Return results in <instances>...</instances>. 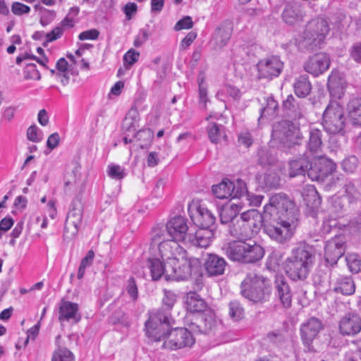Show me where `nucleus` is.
<instances>
[{
    "mask_svg": "<svg viewBox=\"0 0 361 361\" xmlns=\"http://www.w3.org/2000/svg\"><path fill=\"white\" fill-rule=\"evenodd\" d=\"M299 216L300 211L294 201L286 194L280 192L270 197L262 215L256 209H250L243 212L238 219L252 229L263 221L267 235L277 243L284 245L293 236L299 224Z\"/></svg>",
    "mask_w": 361,
    "mask_h": 361,
    "instance_id": "1",
    "label": "nucleus"
},
{
    "mask_svg": "<svg viewBox=\"0 0 361 361\" xmlns=\"http://www.w3.org/2000/svg\"><path fill=\"white\" fill-rule=\"evenodd\" d=\"M188 213L191 221L197 228L195 233H187V219L181 216L171 218L166 224V228L169 236L179 242L196 247H202L203 243V207L200 198H194L188 205Z\"/></svg>",
    "mask_w": 361,
    "mask_h": 361,
    "instance_id": "2",
    "label": "nucleus"
},
{
    "mask_svg": "<svg viewBox=\"0 0 361 361\" xmlns=\"http://www.w3.org/2000/svg\"><path fill=\"white\" fill-rule=\"evenodd\" d=\"M176 301L177 295L174 292L164 290L161 307L149 312V318L145 322V334L152 341H159L164 335L163 324L169 327L174 324L171 312Z\"/></svg>",
    "mask_w": 361,
    "mask_h": 361,
    "instance_id": "3",
    "label": "nucleus"
},
{
    "mask_svg": "<svg viewBox=\"0 0 361 361\" xmlns=\"http://www.w3.org/2000/svg\"><path fill=\"white\" fill-rule=\"evenodd\" d=\"M169 269L166 270V281H185L193 279L192 288L202 290L203 288V269L200 259L191 257L187 259L185 254L180 258L169 261Z\"/></svg>",
    "mask_w": 361,
    "mask_h": 361,
    "instance_id": "4",
    "label": "nucleus"
},
{
    "mask_svg": "<svg viewBox=\"0 0 361 361\" xmlns=\"http://www.w3.org/2000/svg\"><path fill=\"white\" fill-rule=\"evenodd\" d=\"M315 255L312 248L307 244H299L291 250V255L284 262V269L293 281L306 279L314 264Z\"/></svg>",
    "mask_w": 361,
    "mask_h": 361,
    "instance_id": "5",
    "label": "nucleus"
},
{
    "mask_svg": "<svg viewBox=\"0 0 361 361\" xmlns=\"http://www.w3.org/2000/svg\"><path fill=\"white\" fill-rule=\"evenodd\" d=\"M226 253L233 261L255 263L263 258L265 250L255 241H233L228 243Z\"/></svg>",
    "mask_w": 361,
    "mask_h": 361,
    "instance_id": "6",
    "label": "nucleus"
},
{
    "mask_svg": "<svg viewBox=\"0 0 361 361\" xmlns=\"http://www.w3.org/2000/svg\"><path fill=\"white\" fill-rule=\"evenodd\" d=\"M240 288L242 295L254 302L265 300L269 294V281L255 272L247 274L241 283Z\"/></svg>",
    "mask_w": 361,
    "mask_h": 361,
    "instance_id": "7",
    "label": "nucleus"
},
{
    "mask_svg": "<svg viewBox=\"0 0 361 361\" xmlns=\"http://www.w3.org/2000/svg\"><path fill=\"white\" fill-rule=\"evenodd\" d=\"M329 32L328 22L323 18L310 20L302 34V42L307 49L312 51L320 46Z\"/></svg>",
    "mask_w": 361,
    "mask_h": 361,
    "instance_id": "8",
    "label": "nucleus"
},
{
    "mask_svg": "<svg viewBox=\"0 0 361 361\" xmlns=\"http://www.w3.org/2000/svg\"><path fill=\"white\" fill-rule=\"evenodd\" d=\"M272 137L288 147L298 144L302 137L299 124L289 120L276 123L273 126Z\"/></svg>",
    "mask_w": 361,
    "mask_h": 361,
    "instance_id": "9",
    "label": "nucleus"
},
{
    "mask_svg": "<svg viewBox=\"0 0 361 361\" xmlns=\"http://www.w3.org/2000/svg\"><path fill=\"white\" fill-rule=\"evenodd\" d=\"M166 324H163L164 335L160 341L164 340L163 347L170 350H178L191 347L195 343V338L192 333L185 328H174L171 330L165 329Z\"/></svg>",
    "mask_w": 361,
    "mask_h": 361,
    "instance_id": "10",
    "label": "nucleus"
},
{
    "mask_svg": "<svg viewBox=\"0 0 361 361\" xmlns=\"http://www.w3.org/2000/svg\"><path fill=\"white\" fill-rule=\"evenodd\" d=\"M345 120L342 106L338 102H332L323 114L322 125L328 133L336 134L343 131Z\"/></svg>",
    "mask_w": 361,
    "mask_h": 361,
    "instance_id": "11",
    "label": "nucleus"
},
{
    "mask_svg": "<svg viewBox=\"0 0 361 361\" xmlns=\"http://www.w3.org/2000/svg\"><path fill=\"white\" fill-rule=\"evenodd\" d=\"M212 192L217 198L221 200L241 199L242 195L246 192V183L241 179H237L234 182L224 179L218 185L212 186Z\"/></svg>",
    "mask_w": 361,
    "mask_h": 361,
    "instance_id": "12",
    "label": "nucleus"
},
{
    "mask_svg": "<svg viewBox=\"0 0 361 361\" xmlns=\"http://www.w3.org/2000/svg\"><path fill=\"white\" fill-rule=\"evenodd\" d=\"M336 169L335 163L328 159L322 158L314 164L310 163L307 176L312 180L323 182Z\"/></svg>",
    "mask_w": 361,
    "mask_h": 361,
    "instance_id": "13",
    "label": "nucleus"
},
{
    "mask_svg": "<svg viewBox=\"0 0 361 361\" xmlns=\"http://www.w3.org/2000/svg\"><path fill=\"white\" fill-rule=\"evenodd\" d=\"M329 56L324 52H319L310 56L304 63V69L308 73L318 76L327 71L330 66Z\"/></svg>",
    "mask_w": 361,
    "mask_h": 361,
    "instance_id": "14",
    "label": "nucleus"
},
{
    "mask_svg": "<svg viewBox=\"0 0 361 361\" xmlns=\"http://www.w3.org/2000/svg\"><path fill=\"white\" fill-rule=\"evenodd\" d=\"M233 29V25L231 21L222 22L216 27L209 44L216 50L222 49L230 40Z\"/></svg>",
    "mask_w": 361,
    "mask_h": 361,
    "instance_id": "15",
    "label": "nucleus"
},
{
    "mask_svg": "<svg viewBox=\"0 0 361 361\" xmlns=\"http://www.w3.org/2000/svg\"><path fill=\"white\" fill-rule=\"evenodd\" d=\"M283 62L276 56L264 59L257 63L259 77L271 79L277 77L283 68Z\"/></svg>",
    "mask_w": 361,
    "mask_h": 361,
    "instance_id": "16",
    "label": "nucleus"
},
{
    "mask_svg": "<svg viewBox=\"0 0 361 361\" xmlns=\"http://www.w3.org/2000/svg\"><path fill=\"white\" fill-rule=\"evenodd\" d=\"M345 244L343 237L336 236L328 240L325 246L324 257L330 265L337 263L339 258L345 253Z\"/></svg>",
    "mask_w": 361,
    "mask_h": 361,
    "instance_id": "17",
    "label": "nucleus"
},
{
    "mask_svg": "<svg viewBox=\"0 0 361 361\" xmlns=\"http://www.w3.org/2000/svg\"><path fill=\"white\" fill-rule=\"evenodd\" d=\"M322 328L323 324L322 322L316 317L310 318L301 325V338L303 343L309 350H311V344L313 340L317 336Z\"/></svg>",
    "mask_w": 361,
    "mask_h": 361,
    "instance_id": "18",
    "label": "nucleus"
},
{
    "mask_svg": "<svg viewBox=\"0 0 361 361\" xmlns=\"http://www.w3.org/2000/svg\"><path fill=\"white\" fill-rule=\"evenodd\" d=\"M58 319L60 322L73 320L77 323L81 319L78 304L64 299H62L58 305Z\"/></svg>",
    "mask_w": 361,
    "mask_h": 361,
    "instance_id": "19",
    "label": "nucleus"
},
{
    "mask_svg": "<svg viewBox=\"0 0 361 361\" xmlns=\"http://www.w3.org/2000/svg\"><path fill=\"white\" fill-rule=\"evenodd\" d=\"M178 240H172L162 241L159 243V251L161 259L169 263L172 259H178V256L185 254V250L178 244Z\"/></svg>",
    "mask_w": 361,
    "mask_h": 361,
    "instance_id": "20",
    "label": "nucleus"
},
{
    "mask_svg": "<svg viewBox=\"0 0 361 361\" xmlns=\"http://www.w3.org/2000/svg\"><path fill=\"white\" fill-rule=\"evenodd\" d=\"M339 330L343 335H355L361 330V317L356 313L345 314L339 322Z\"/></svg>",
    "mask_w": 361,
    "mask_h": 361,
    "instance_id": "21",
    "label": "nucleus"
},
{
    "mask_svg": "<svg viewBox=\"0 0 361 361\" xmlns=\"http://www.w3.org/2000/svg\"><path fill=\"white\" fill-rule=\"evenodd\" d=\"M83 213V204L81 200L74 199L70 206L69 212L66 220V227L71 225L74 227L73 234H76L81 226Z\"/></svg>",
    "mask_w": 361,
    "mask_h": 361,
    "instance_id": "22",
    "label": "nucleus"
},
{
    "mask_svg": "<svg viewBox=\"0 0 361 361\" xmlns=\"http://www.w3.org/2000/svg\"><path fill=\"white\" fill-rule=\"evenodd\" d=\"M275 295L284 308H289L292 304V293L290 286L283 276L275 281Z\"/></svg>",
    "mask_w": 361,
    "mask_h": 361,
    "instance_id": "23",
    "label": "nucleus"
},
{
    "mask_svg": "<svg viewBox=\"0 0 361 361\" xmlns=\"http://www.w3.org/2000/svg\"><path fill=\"white\" fill-rule=\"evenodd\" d=\"M283 110L286 116L292 120L296 121L303 117V105L300 100L296 99L291 94L283 102Z\"/></svg>",
    "mask_w": 361,
    "mask_h": 361,
    "instance_id": "24",
    "label": "nucleus"
},
{
    "mask_svg": "<svg viewBox=\"0 0 361 361\" xmlns=\"http://www.w3.org/2000/svg\"><path fill=\"white\" fill-rule=\"evenodd\" d=\"M304 16V12L302 11L300 4L295 2L287 4L282 13L283 21L288 25H295L302 22Z\"/></svg>",
    "mask_w": 361,
    "mask_h": 361,
    "instance_id": "25",
    "label": "nucleus"
},
{
    "mask_svg": "<svg viewBox=\"0 0 361 361\" xmlns=\"http://www.w3.org/2000/svg\"><path fill=\"white\" fill-rule=\"evenodd\" d=\"M226 261L214 254H209L204 262V269L209 276L221 275L225 269Z\"/></svg>",
    "mask_w": 361,
    "mask_h": 361,
    "instance_id": "26",
    "label": "nucleus"
},
{
    "mask_svg": "<svg viewBox=\"0 0 361 361\" xmlns=\"http://www.w3.org/2000/svg\"><path fill=\"white\" fill-rule=\"evenodd\" d=\"M146 266L149 271L152 279L157 281L164 276L166 280V270L169 269L168 262L158 258H148Z\"/></svg>",
    "mask_w": 361,
    "mask_h": 361,
    "instance_id": "27",
    "label": "nucleus"
},
{
    "mask_svg": "<svg viewBox=\"0 0 361 361\" xmlns=\"http://www.w3.org/2000/svg\"><path fill=\"white\" fill-rule=\"evenodd\" d=\"M188 292L185 296V306L186 310L191 313H202L203 312V298L197 292L201 290H196Z\"/></svg>",
    "mask_w": 361,
    "mask_h": 361,
    "instance_id": "28",
    "label": "nucleus"
},
{
    "mask_svg": "<svg viewBox=\"0 0 361 361\" xmlns=\"http://www.w3.org/2000/svg\"><path fill=\"white\" fill-rule=\"evenodd\" d=\"M228 232L231 236L238 239V241H244L251 237L253 229L250 228V226L244 223L243 221L236 219L235 222L229 225Z\"/></svg>",
    "mask_w": 361,
    "mask_h": 361,
    "instance_id": "29",
    "label": "nucleus"
},
{
    "mask_svg": "<svg viewBox=\"0 0 361 361\" xmlns=\"http://www.w3.org/2000/svg\"><path fill=\"white\" fill-rule=\"evenodd\" d=\"M349 123L354 126H361V98L354 97L347 104Z\"/></svg>",
    "mask_w": 361,
    "mask_h": 361,
    "instance_id": "30",
    "label": "nucleus"
},
{
    "mask_svg": "<svg viewBox=\"0 0 361 361\" xmlns=\"http://www.w3.org/2000/svg\"><path fill=\"white\" fill-rule=\"evenodd\" d=\"M310 166V161L306 157H300L289 161V176H304Z\"/></svg>",
    "mask_w": 361,
    "mask_h": 361,
    "instance_id": "31",
    "label": "nucleus"
},
{
    "mask_svg": "<svg viewBox=\"0 0 361 361\" xmlns=\"http://www.w3.org/2000/svg\"><path fill=\"white\" fill-rule=\"evenodd\" d=\"M216 217L214 214L208 209H204V248L214 238V233L216 231Z\"/></svg>",
    "mask_w": 361,
    "mask_h": 361,
    "instance_id": "32",
    "label": "nucleus"
},
{
    "mask_svg": "<svg viewBox=\"0 0 361 361\" xmlns=\"http://www.w3.org/2000/svg\"><path fill=\"white\" fill-rule=\"evenodd\" d=\"M328 88L332 95L341 98L343 94L345 81L338 72H332L329 76Z\"/></svg>",
    "mask_w": 361,
    "mask_h": 361,
    "instance_id": "33",
    "label": "nucleus"
},
{
    "mask_svg": "<svg viewBox=\"0 0 361 361\" xmlns=\"http://www.w3.org/2000/svg\"><path fill=\"white\" fill-rule=\"evenodd\" d=\"M322 133L320 130L312 129L310 130L307 147L312 154L321 152L322 147Z\"/></svg>",
    "mask_w": 361,
    "mask_h": 361,
    "instance_id": "34",
    "label": "nucleus"
},
{
    "mask_svg": "<svg viewBox=\"0 0 361 361\" xmlns=\"http://www.w3.org/2000/svg\"><path fill=\"white\" fill-rule=\"evenodd\" d=\"M279 104L272 97H269L266 99V105L261 109V115L259 121L266 118L269 120L275 118L279 114Z\"/></svg>",
    "mask_w": 361,
    "mask_h": 361,
    "instance_id": "35",
    "label": "nucleus"
},
{
    "mask_svg": "<svg viewBox=\"0 0 361 361\" xmlns=\"http://www.w3.org/2000/svg\"><path fill=\"white\" fill-rule=\"evenodd\" d=\"M219 327L216 315L211 308L204 305V334H214Z\"/></svg>",
    "mask_w": 361,
    "mask_h": 361,
    "instance_id": "36",
    "label": "nucleus"
},
{
    "mask_svg": "<svg viewBox=\"0 0 361 361\" xmlns=\"http://www.w3.org/2000/svg\"><path fill=\"white\" fill-rule=\"evenodd\" d=\"M355 286L350 277L341 276L338 279L336 286L334 288L336 293H340L343 295H350L354 293Z\"/></svg>",
    "mask_w": 361,
    "mask_h": 361,
    "instance_id": "37",
    "label": "nucleus"
},
{
    "mask_svg": "<svg viewBox=\"0 0 361 361\" xmlns=\"http://www.w3.org/2000/svg\"><path fill=\"white\" fill-rule=\"evenodd\" d=\"M240 207L236 204H232L229 206L224 207L220 213V220L221 224H227L235 222L236 216L239 212Z\"/></svg>",
    "mask_w": 361,
    "mask_h": 361,
    "instance_id": "38",
    "label": "nucleus"
},
{
    "mask_svg": "<svg viewBox=\"0 0 361 361\" xmlns=\"http://www.w3.org/2000/svg\"><path fill=\"white\" fill-rule=\"evenodd\" d=\"M295 92L298 97H305L311 90V85L306 75L300 76L294 85Z\"/></svg>",
    "mask_w": 361,
    "mask_h": 361,
    "instance_id": "39",
    "label": "nucleus"
},
{
    "mask_svg": "<svg viewBox=\"0 0 361 361\" xmlns=\"http://www.w3.org/2000/svg\"><path fill=\"white\" fill-rule=\"evenodd\" d=\"M207 134L212 143H218L222 137H226L224 126L216 123L207 126Z\"/></svg>",
    "mask_w": 361,
    "mask_h": 361,
    "instance_id": "40",
    "label": "nucleus"
},
{
    "mask_svg": "<svg viewBox=\"0 0 361 361\" xmlns=\"http://www.w3.org/2000/svg\"><path fill=\"white\" fill-rule=\"evenodd\" d=\"M153 136V132L150 129H142L136 133L135 140L139 142L137 145L140 148L144 149L151 143Z\"/></svg>",
    "mask_w": 361,
    "mask_h": 361,
    "instance_id": "41",
    "label": "nucleus"
},
{
    "mask_svg": "<svg viewBox=\"0 0 361 361\" xmlns=\"http://www.w3.org/2000/svg\"><path fill=\"white\" fill-rule=\"evenodd\" d=\"M80 13V8L78 6L71 7L66 17L61 21V27L63 29H68L74 27L76 21L75 18L78 16Z\"/></svg>",
    "mask_w": 361,
    "mask_h": 361,
    "instance_id": "42",
    "label": "nucleus"
},
{
    "mask_svg": "<svg viewBox=\"0 0 361 361\" xmlns=\"http://www.w3.org/2000/svg\"><path fill=\"white\" fill-rule=\"evenodd\" d=\"M280 182V177L276 172H269L264 174L262 183L264 188L271 190L279 188Z\"/></svg>",
    "mask_w": 361,
    "mask_h": 361,
    "instance_id": "43",
    "label": "nucleus"
},
{
    "mask_svg": "<svg viewBox=\"0 0 361 361\" xmlns=\"http://www.w3.org/2000/svg\"><path fill=\"white\" fill-rule=\"evenodd\" d=\"M51 361H75V356L68 348H59L54 351Z\"/></svg>",
    "mask_w": 361,
    "mask_h": 361,
    "instance_id": "44",
    "label": "nucleus"
},
{
    "mask_svg": "<svg viewBox=\"0 0 361 361\" xmlns=\"http://www.w3.org/2000/svg\"><path fill=\"white\" fill-rule=\"evenodd\" d=\"M106 172L111 178L116 180H122L127 175L124 168L121 167L120 165L113 163L108 165Z\"/></svg>",
    "mask_w": 361,
    "mask_h": 361,
    "instance_id": "45",
    "label": "nucleus"
},
{
    "mask_svg": "<svg viewBox=\"0 0 361 361\" xmlns=\"http://www.w3.org/2000/svg\"><path fill=\"white\" fill-rule=\"evenodd\" d=\"M229 316L234 321L240 320L244 315V310L237 301H232L229 303Z\"/></svg>",
    "mask_w": 361,
    "mask_h": 361,
    "instance_id": "46",
    "label": "nucleus"
},
{
    "mask_svg": "<svg viewBox=\"0 0 361 361\" xmlns=\"http://www.w3.org/2000/svg\"><path fill=\"white\" fill-rule=\"evenodd\" d=\"M44 134L36 125L30 126L27 130V138L33 142H39L43 140Z\"/></svg>",
    "mask_w": 361,
    "mask_h": 361,
    "instance_id": "47",
    "label": "nucleus"
},
{
    "mask_svg": "<svg viewBox=\"0 0 361 361\" xmlns=\"http://www.w3.org/2000/svg\"><path fill=\"white\" fill-rule=\"evenodd\" d=\"M346 262L351 272L358 273L360 271L361 261L357 254L351 253L348 255L346 256Z\"/></svg>",
    "mask_w": 361,
    "mask_h": 361,
    "instance_id": "48",
    "label": "nucleus"
},
{
    "mask_svg": "<svg viewBox=\"0 0 361 361\" xmlns=\"http://www.w3.org/2000/svg\"><path fill=\"white\" fill-rule=\"evenodd\" d=\"M23 73L26 79L39 80L41 78L40 73L35 63H27L24 68Z\"/></svg>",
    "mask_w": 361,
    "mask_h": 361,
    "instance_id": "49",
    "label": "nucleus"
},
{
    "mask_svg": "<svg viewBox=\"0 0 361 361\" xmlns=\"http://www.w3.org/2000/svg\"><path fill=\"white\" fill-rule=\"evenodd\" d=\"M358 163V159L355 156L351 155L343 159L342 168L348 173H353L356 170Z\"/></svg>",
    "mask_w": 361,
    "mask_h": 361,
    "instance_id": "50",
    "label": "nucleus"
},
{
    "mask_svg": "<svg viewBox=\"0 0 361 361\" xmlns=\"http://www.w3.org/2000/svg\"><path fill=\"white\" fill-rule=\"evenodd\" d=\"M126 290L133 301H136L138 298V288L133 276H130L126 282Z\"/></svg>",
    "mask_w": 361,
    "mask_h": 361,
    "instance_id": "51",
    "label": "nucleus"
},
{
    "mask_svg": "<svg viewBox=\"0 0 361 361\" xmlns=\"http://www.w3.org/2000/svg\"><path fill=\"white\" fill-rule=\"evenodd\" d=\"M193 21L190 16H185L180 19L174 25V30H189L193 27Z\"/></svg>",
    "mask_w": 361,
    "mask_h": 361,
    "instance_id": "52",
    "label": "nucleus"
},
{
    "mask_svg": "<svg viewBox=\"0 0 361 361\" xmlns=\"http://www.w3.org/2000/svg\"><path fill=\"white\" fill-rule=\"evenodd\" d=\"M241 198L245 199L249 204L258 207L262 204L264 197L260 195L250 194L246 188V192L242 195Z\"/></svg>",
    "mask_w": 361,
    "mask_h": 361,
    "instance_id": "53",
    "label": "nucleus"
},
{
    "mask_svg": "<svg viewBox=\"0 0 361 361\" xmlns=\"http://www.w3.org/2000/svg\"><path fill=\"white\" fill-rule=\"evenodd\" d=\"M149 37V32L146 29H140L138 34L136 35L133 45L135 47H140L143 44H145Z\"/></svg>",
    "mask_w": 361,
    "mask_h": 361,
    "instance_id": "54",
    "label": "nucleus"
},
{
    "mask_svg": "<svg viewBox=\"0 0 361 361\" xmlns=\"http://www.w3.org/2000/svg\"><path fill=\"white\" fill-rule=\"evenodd\" d=\"M99 32L97 29H90L80 33L78 39L81 41L95 40L99 37Z\"/></svg>",
    "mask_w": 361,
    "mask_h": 361,
    "instance_id": "55",
    "label": "nucleus"
},
{
    "mask_svg": "<svg viewBox=\"0 0 361 361\" xmlns=\"http://www.w3.org/2000/svg\"><path fill=\"white\" fill-rule=\"evenodd\" d=\"M164 231L160 228H154L152 232V245H159L162 241H166Z\"/></svg>",
    "mask_w": 361,
    "mask_h": 361,
    "instance_id": "56",
    "label": "nucleus"
},
{
    "mask_svg": "<svg viewBox=\"0 0 361 361\" xmlns=\"http://www.w3.org/2000/svg\"><path fill=\"white\" fill-rule=\"evenodd\" d=\"M238 142L239 145L245 147H250L253 143V137L249 132H242L238 135Z\"/></svg>",
    "mask_w": 361,
    "mask_h": 361,
    "instance_id": "57",
    "label": "nucleus"
},
{
    "mask_svg": "<svg viewBox=\"0 0 361 361\" xmlns=\"http://www.w3.org/2000/svg\"><path fill=\"white\" fill-rule=\"evenodd\" d=\"M11 11L17 16L28 13L30 11V6L20 2H14L11 6Z\"/></svg>",
    "mask_w": 361,
    "mask_h": 361,
    "instance_id": "58",
    "label": "nucleus"
},
{
    "mask_svg": "<svg viewBox=\"0 0 361 361\" xmlns=\"http://www.w3.org/2000/svg\"><path fill=\"white\" fill-rule=\"evenodd\" d=\"M140 53L133 49H129L123 56L124 63L133 65L137 61Z\"/></svg>",
    "mask_w": 361,
    "mask_h": 361,
    "instance_id": "59",
    "label": "nucleus"
},
{
    "mask_svg": "<svg viewBox=\"0 0 361 361\" xmlns=\"http://www.w3.org/2000/svg\"><path fill=\"white\" fill-rule=\"evenodd\" d=\"M54 17L55 12L54 11L44 9L41 14L39 23L43 27H45L54 20Z\"/></svg>",
    "mask_w": 361,
    "mask_h": 361,
    "instance_id": "60",
    "label": "nucleus"
},
{
    "mask_svg": "<svg viewBox=\"0 0 361 361\" xmlns=\"http://www.w3.org/2000/svg\"><path fill=\"white\" fill-rule=\"evenodd\" d=\"M197 36V33L195 30H192L182 39L180 47L182 49H188L194 42Z\"/></svg>",
    "mask_w": 361,
    "mask_h": 361,
    "instance_id": "61",
    "label": "nucleus"
},
{
    "mask_svg": "<svg viewBox=\"0 0 361 361\" xmlns=\"http://www.w3.org/2000/svg\"><path fill=\"white\" fill-rule=\"evenodd\" d=\"M63 29L61 27H56L46 35V42H51L59 39L63 35Z\"/></svg>",
    "mask_w": 361,
    "mask_h": 361,
    "instance_id": "62",
    "label": "nucleus"
},
{
    "mask_svg": "<svg viewBox=\"0 0 361 361\" xmlns=\"http://www.w3.org/2000/svg\"><path fill=\"white\" fill-rule=\"evenodd\" d=\"M13 219L11 216H6L0 221V238L2 237V232L8 231L13 225Z\"/></svg>",
    "mask_w": 361,
    "mask_h": 361,
    "instance_id": "63",
    "label": "nucleus"
},
{
    "mask_svg": "<svg viewBox=\"0 0 361 361\" xmlns=\"http://www.w3.org/2000/svg\"><path fill=\"white\" fill-rule=\"evenodd\" d=\"M166 185V181L163 178H159L157 180L156 184L153 188V194L155 197H159L164 193V189Z\"/></svg>",
    "mask_w": 361,
    "mask_h": 361,
    "instance_id": "64",
    "label": "nucleus"
}]
</instances>
